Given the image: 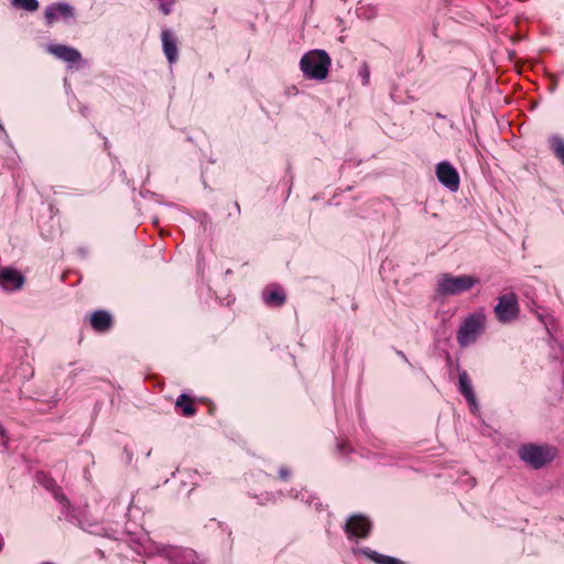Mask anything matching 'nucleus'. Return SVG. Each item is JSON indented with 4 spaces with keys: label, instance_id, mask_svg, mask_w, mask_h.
Here are the masks:
<instances>
[{
    "label": "nucleus",
    "instance_id": "obj_22",
    "mask_svg": "<svg viewBox=\"0 0 564 564\" xmlns=\"http://www.w3.org/2000/svg\"><path fill=\"white\" fill-rule=\"evenodd\" d=\"M160 2V9L164 14H169L173 10L174 0H158Z\"/></svg>",
    "mask_w": 564,
    "mask_h": 564
},
{
    "label": "nucleus",
    "instance_id": "obj_4",
    "mask_svg": "<svg viewBox=\"0 0 564 564\" xmlns=\"http://www.w3.org/2000/svg\"><path fill=\"white\" fill-rule=\"evenodd\" d=\"M478 279L474 275H452L444 273L440 276L436 285V293L442 296L457 295L473 289Z\"/></svg>",
    "mask_w": 564,
    "mask_h": 564
},
{
    "label": "nucleus",
    "instance_id": "obj_14",
    "mask_svg": "<svg viewBox=\"0 0 564 564\" xmlns=\"http://www.w3.org/2000/svg\"><path fill=\"white\" fill-rule=\"evenodd\" d=\"M90 324L96 330L104 332L110 327L111 316L105 311H97L91 315Z\"/></svg>",
    "mask_w": 564,
    "mask_h": 564
},
{
    "label": "nucleus",
    "instance_id": "obj_7",
    "mask_svg": "<svg viewBox=\"0 0 564 564\" xmlns=\"http://www.w3.org/2000/svg\"><path fill=\"white\" fill-rule=\"evenodd\" d=\"M436 176L438 182L451 192L455 193L458 191L459 175L448 161H442L436 165Z\"/></svg>",
    "mask_w": 564,
    "mask_h": 564
},
{
    "label": "nucleus",
    "instance_id": "obj_27",
    "mask_svg": "<svg viewBox=\"0 0 564 564\" xmlns=\"http://www.w3.org/2000/svg\"><path fill=\"white\" fill-rule=\"evenodd\" d=\"M469 480L471 481V486H475L476 479L475 478H469Z\"/></svg>",
    "mask_w": 564,
    "mask_h": 564
},
{
    "label": "nucleus",
    "instance_id": "obj_13",
    "mask_svg": "<svg viewBox=\"0 0 564 564\" xmlns=\"http://www.w3.org/2000/svg\"><path fill=\"white\" fill-rule=\"evenodd\" d=\"M262 300L267 306L281 307L286 301V295L280 286H275L273 289L264 290L262 293Z\"/></svg>",
    "mask_w": 564,
    "mask_h": 564
},
{
    "label": "nucleus",
    "instance_id": "obj_31",
    "mask_svg": "<svg viewBox=\"0 0 564 564\" xmlns=\"http://www.w3.org/2000/svg\"><path fill=\"white\" fill-rule=\"evenodd\" d=\"M186 482L184 480H181V486H185Z\"/></svg>",
    "mask_w": 564,
    "mask_h": 564
},
{
    "label": "nucleus",
    "instance_id": "obj_12",
    "mask_svg": "<svg viewBox=\"0 0 564 564\" xmlns=\"http://www.w3.org/2000/svg\"><path fill=\"white\" fill-rule=\"evenodd\" d=\"M161 40L163 51L169 63L173 64L176 59V42L174 39L173 31L170 29H163L161 33Z\"/></svg>",
    "mask_w": 564,
    "mask_h": 564
},
{
    "label": "nucleus",
    "instance_id": "obj_29",
    "mask_svg": "<svg viewBox=\"0 0 564 564\" xmlns=\"http://www.w3.org/2000/svg\"><path fill=\"white\" fill-rule=\"evenodd\" d=\"M192 477L197 478V477H198L197 473H196V471H194V473H193V475H192Z\"/></svg>",
    "mask_w": 564,
    "mask_h": 564
},
{
    "label": "nucleus",
    "instance_id": "obj_18",
    "mask_svg": "<svg viewBox=\"0 0 564 564\" xmlns=\"http://www.w3.org/2000/svg\"><path fill=\"white\" fill-rule=\"evenodd\" d=\"M178 564H204L192 549H178Z\"/></svg>",
    "mask_w": 564,
    "mask_h": 564
},
{
    "label": "nucleus",
    "instance_id": "obj_10",
    "mask_svg": "<svg viewBox=\"0 0 564 564\" xmlns=\"http://www.w3.org/2000/svg\"><path fill=\"white\" fill-rule=\"evenodd\" d=\"M47 51L51 54H53L56 58L68 64H75L80 62L82 59L80 53L72 46L62 44H50L47 46Z\"/></svg>",
    "mask_w": 564,
    "mask_h": 564
},
{
    "label": "nucleus",
    "instance_id": "obj_23",
    "mask_svg": "<svg viewBox=\"0 0 564 564\" xmlns=\"http://www.w3.org/2000/svg\"><path fill=\"white\" fill-rule=\"evenodd\" d=\"M290 470L286 467H280L279 469V476L281 479L286 480L290 476Z\"/></svg>",
    "mask_w": 564,
    "mask_h": 564
},
{
    "label": "nucleus",
    "instance_id": "obj_2",
    "mask_svg": "<svg viewBox=\"0 0 564 564\" xmlns=\"http://www.w3.org/2000/svg\"><path fill=\"white\" fill-rule=\"evenodd\" d=\"M330 57L324 50H312L300 61V68L306 79L323 80L327 77Z\"/></svg>",
    "mask_w": 564,
    "mask_h": 564
},
{
    "label": "nucleus",
    "instance_id": "obj_5",
    "mask_svg": "<svg viewBox=\"0 0 564 564\" xmlns=\"http://www.w3.org/2000/svg\"><path fill=\"white\" fill-rule=\"evenodd\" d=\"M494 312L497 319L503 324L510 323L518 318L520 307L517 295L511 292L499 296Z\"/></svg>",
    "mask_w": 564,
    "mask_h": 564
},
{
    "label": "nucleus",
    "instance_id": "obj_19",
    "mask_svg": "<svg viewBox=\"0 0 564 564\" xmlns=\"http://www.w3.org/2000/svg\"><path fill=\"white\" fill-rule=\"evenodd\" d=\"M11 6L25 12H35L40 8L37 0H11Z\"/></svg>",
    "mask_w": 564,
    "mask_h": 564
},
{
    "label": "nucleus",
    "instance_id": "obj_28",
    "mask_svg": "<svg viewBox=\"0 0 564 564\" xmlns=\"http://www.w3.org/2000/svg\"><path fill=\"white\" fill-rule=\"evenodd\" d=\"M0 131H1V132H3V133H6L4 128H3V126H2V123H1V122H0Z\"/></svg>",
    "mask_w": 564,
    "mask_h": 564
},
{
    "label": "nucleus",
    "instance_id": "obj_21",
    "mask_svg": "<svg viewBox=\"0 0 564 564\" xmlns=\"http://www.w3.org/2000/svg\"><path fill=\"white\" fill-rule=\"evenodd\" d=\"M359 76L361 77V83L364 86L369 84L370 70L367 64H362L359 69Z\"/></svg>",
    "mask_w": 564,
    "mask_h": 564
},
{
    "label": "nucleus",
    "instance_id": "obj_20",
    "mask_svg": "<svg viewBox=\"0 0 564 564\" xmlns=\"http://www.w3.org/2000/svg\"><path fill=\"white\" fill-rule=\"evenodd\" d=\"M295 499H300L302 501H305L307 505H314V507L317 509L321 505L317 500V498H314L306 489H303L295 495Z\"/></svg>",
    "mask_w": 564,
    "mask_h": 564
},
{
    "label": "nucleus",
    "instance_id": "obj_16",
    "mask_svg": "<svg viewBox=\"0 0 564 564\" xmlns=\"http://www.w3.org/2000/svg\"><path fill=\"white\" fill-rule=\"evenodd\" d=\"M178 410L186 417H191L196 413L195 399L187 393L183 392L178 394Z\"/></svg>",
    "mask_w": 564,
    "mask_h": 564
},
{
    "label": "nucleus",
    "instance_id": "obj_1",
    "mask_svg": "<svg viewBox=\"0 0 564 564\" xmlns=\"http://www.w3.org/2000/svg\"><path fill=\"white\" fill-rule=\"evenodd\" d=\"M557 454V448L547 444L527 443L518 449L519 458L533 469H541L552 463Z\"/></svg>",
    "mask_w": 564,
    "mask_h": 564
},
{
    "label": "nucleus",
    "instance_id": "obj_24",
    "mask_svg": "<svg viewBox=\"0 0 564 564\" xmlns=\"http://www.w3.org/2000/svg\"><path fill=\"white\" fill-rule=\"evenodd\" d=\"M397 355L406 364L411 366V362L409 361L408 357L402 350H395Z\"/></svg>",
    "mask_w": 564,
    "mask_h": 564
},
{
    "label": "nucleus",
    "instance_id": "obj_30",
    "mask_svg": "<svg viewBox=\"0 0 564 564\" xmlns=\"http://www.w3.org/2000/svg\"><path fill=\"white\" fill-rule=\"evenodd\" d=\"M228 274H231V270H230V269H228V270L226 271V275H228Z\"/></svg>",
    "mask_w": 564,
    "mask_h": 564
},
{
    "label": "nucleus",
    "instance_id": "obj_25",
    "mask_svg": "<svg viewBox=\"0 0 564 564\" xmlns=\"http://www.w3.org/2000/svg\"><path fill=\"white\" fill-rule=\"evenodd\" d=\"M234 208H235L236 215L239 216L241 213V209H240V205L238 202L234 203Z\"/></svg>",
    "mask_w": 564,
    "mask_h": 564
},
{
    "label": "nucleus",
    "instance_id": "obj_6",
    "mask_svg": "<svg viewBox=\"0 0 564 564\" xmlns=\"http://www.w3.org/2000/svg\"><path fill=\"white\" fill-rule=\"evenodd\" d=\"M371 528L372 524L368 518L362 514H354L346 521L344 530L349 540L357 541L367 538Z\"/></svg>",
    "mask_w": 564,
    "mask_h": 564
},
{
    "label": "nucleus",
    "instance_id": "obj_8",
    "mask_svg": "<svg viewBox=\"0 0 564 564\" xmlns=\"http://www.w3.org/2000/svg\"><path fill=\"white\" fill-rule=\"evenodd\" d=\"M24 275L17 269L6 267L0 270V286L4 292H15L23 288Z\"/></svg>",
    "mask_w": 564,
    "mask_h": 564
},
{
    "label": "nucleus",
    "instance_id": "obj_11",
    "mask_svg": "<svg viewBox=\"0 0 564 564\" xmlns=\"http://www.w3.org/2000/svg\"><path fill=\"white\" fill-rule=\"evenodd\" d=\"M458 391L467 400L470 410L475 412L478 409L476 394L467 371L463 370L458 375Z\"/></svg>",
    "mask_w": 564,
    "mask_h": 564
},
{
    "label": "nucleus",
    "instance_id": "obj_26",
    "mask_svg": "<svg viewBox=\"0 0 564 564\" xmlns=\"http://www.w3.org/2000/svg\"><path fill=\"white\" fill-rule=\"evenodd\" d=\"M346 448H347V445H346V444H339V445H338V451H339L341 454H344V453H345Z\"/></svg>",
    "mask_w": 564,
    "mask_h": 564
},
{
    "label": "nucleus",
    "instance_id": "obj_3",
    "mask_svg": "<svg viewBox=\"0 0 564 564\" xmlns=\"http://www.w3.org/2000/svg\"><path fill=\"white\" fill-rule=\"evenodd\" d=\"M486 329V316L477 312L468 314L457 330V343L460 347L474 344Z\"/></svg>",
    "mask_w": 564,
    "mask_h": 564
},
{
    "label": "nucleus",
    "instance_id": "obj_15",
    "mask_svg": "<svg viewBox=\"0 0 564 564\" xmlns=\"http://www.w3.org/2000/svg\"><path fill=\"white\" fill-rule=\"evenodd\" d=\"M362 553L376 564H405L403 561L397 557L380 554L376 551L370 550L369 547L364 549Z\"/></svg>",
    "mask_w": 564,
    "mask_h": 564
},
{
    "label": "nucleus",
    "instance_id": "obj_17",
    "mask_svg": "<svg viewBox=\"0 0 564 564\" xmlns=\"http://www.w3.org/2000/svg\"><path fill=\"white\" fill-rule=\"evenodd\" d=\"M549 145L555 158L564 166V139L558 134H553L549 138Z\"/></svg>",
    "mask_w": 564,
    "mask_h": 564
},
{
    "label": "nucleus",
    "instance_id": "obj_9",
    "mask_svg": "<svg viewBox=\"0 0 564 564\" xmlns=\"http://www.w3.org/2000/svg\"><path fill=\"white\" fill-rule=\"evenodd\" d=\"M75 17L74 8L66 2H54L45 8L44 19L47 24H53L59 20H72Z\"/></svg>",
    "mask_w": 564,
    "mask_h": 564
}]
</instances>
